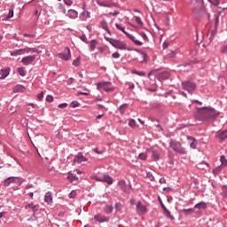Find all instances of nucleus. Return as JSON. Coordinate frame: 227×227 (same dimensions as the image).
<instances>
[{"label":"nucleus","mask_w":227,"mask_h":227,"mask_svg":"<svg viewBox=\"0 0 227 227\" xmlns=\"http://www.w3.org/2000/svg\"><path fill=\"white\" fill-rule=\"evenodd\" d=\"M115 27H117V29H119L120 31H122V33H127L125 31V27H123L121 25H120L118 23L115 24Z\"/></svg>","instance_id":"41"},{"label":"nucleus","mask_w":227,"mask_h":227,"mask_svg":"<svg viewBox=\"0 0 227 227\" xmlns=\"http://www.w3.org/2000/svg\"><path fill=\"white\" fill-rule=\"evenodd\" d=\"M182 86L188 93H193L196 90V83L190 81L183 82Z\"/></svg>","instance_id":"7"},{"label":"nucleus","mask_w":227,"mask_h":227,"mask_svg":"<svg viewBox=\"0 0 227 227\" xmlns=\"http://www.w3.org/2000/svg\"><path fill=\"white\" fill-rule=\"evenodd\" d=\"M38 100H43V92H41L40 94L37 95Z\"/></svg>","instance_id":"58"},{"label":"nucleus","mask_w":227,"mask_h":227,"mask_svg":"<svg viewBox=\"0 0 227 227\" xmlns=\"http://www.w3.org/2000/svg\"><path fill=\"white\" fill-rule=\"evenodd\" d=\"M219 114H221V113L212 107H202L197 109L194 116L199 121H214Z\"/></svg>","instance_id":"1"},{"label":"nucleus","mask_w":227,"mask_h":227,"mask_svg":"<svg viewBox=\"0 0 227 227\" xmlns=\"http://www.w3.org/2000/svg\"><path fill=\"white\" fill-rule=\"evenodd\" d=\"M212 4H215V6H219V0H213Z\"/></svg>","instance_id":"62"},{"label":"nucleus","mask_w":227,"mask_h":227,"mask_svg":"<svg viewBox=\"0 0 227 227\" xmlns=\"http://www.w3.org/2000/svg\"><path fill=\"white\" fill-rule=\"evenodd\" d=\"M147 155H146V153H140L139 154V159H141V160H146V159H147Z\"/></svg>","instance_id":"44"},{"label":"nucleus","mask_w":227,"mask_h":227,"mask_svg":"<svg viewBox=\"0 0 227 227\" xmlns=\"http://www.w3.org/2000/svg\"><path fill=\"white\" fill-rule=\"evenodd\" d=\"M67 180H69L70 182H74V174L69 173L67 176Z\"/></svg>","instance_id":"50"},{"label":"nucleus","mask_w":227,"mask_h":227,"mask_svg":"<svg viewBox=\"0 0 227 227\" xmlns=\"http://www.w3.org/2000/svg\"><path fill=\"white\" fill-rule=\"evenodd\" d=\"M191 6L196 15H205L207 13L203 0H191Z\"/></svg>","instance_id":"2"},{"label":"nucleus","mask_w":227,"mask_h":227,"mask_svg":"<svg viewBox=\"0 0 227 227\" xmlns=\"http://www.w3.org/2000/svg\"><path fill=\"white\" fill-rule=\"evenodd\" d=\"M16 52L18 56H22V54H29V52H31V48L16 50Z\"/></svg>","instance_id":"20"},{"label":"nucleus","mask_w":227,"mask_h":227,"mask_svg":"<svg viewBox=\"0 0 227 227\" xmlns=\"http://www.w3.org/2000/svg\"><path fill=\"white\" fill-rule=\"evenodd\" d=\"M159 77L160 79H163V80L169 79V72H163L160 74Z\"/></svg>","instance_id":"29"},{"label":"nucleus","mask_w":227,"mask_h":227,"mask_svg":"<svg viewBox=\"0 0 227 227\" xmlns=\"http://www.w3.org/2000/svg\"><path fill=\"white\" fill-rule=\"evenodd\" d=\"M188 141H190V146L191 148H192L193 150L196 149V145H198V143H196V138L192 137H187Z\"/></svg>","instance_id":"24"},{"label":"nucleus","mask_w":227,"mask_h":227,"mask_svg":"<svg viewBox=\"0 0 227 227\" xmlns=\"http://www.w3.org/2000/svg\"><path fill=\"white\" fill-rule=\"evenodd\" d=\"M129 125L131 127V129H137V124L134 119L129 121Z\"/></svg>","instance_id":"37"},{"label":"nucleus","mask_w":227,"mask_h":227,"mask_svg":"<svg viewBox=\"0 0 227 227\" xmlns=\"http://www.w3.org/2000/svg\"><path fill=\"white\" fill-rule=\"evenodd\" d=\"M221 52L224 53V52H227V44L226 45H223L221 49Z\"/></svg>","instance_id":"59"},{"label":"nucleus","mask_w":227,"mask_h":227,"mask_svg":"<svg viewBox=\"0 0 227 227\" xmlns=\"http://www.w3.org/2000/svg\"><path fill=\"white\" fill-rule=\"evenodd\" d=\"M65 4L67 6H72V0H64Z\"/></svg>","instance_id":"57"},{"label":"nucleus","mask_w":227,"mask_h":227,"mask_svg":"<svg viewBox=\"0 0 227 227\" xmlns=\"http://www.w3.org/2000/svg\"><path fill=\"white\" fill-rule=\"evenodd\" d=\"M35 59H36V55L27 56L21 59V63L27 67V65H31L32 63H34Z\"/></svg>","instance_id":"9"},{"label":"nucleus","mask_w":227,"mask_h":227,"mask_svg":"<svg viewBox=\"0 0 227 227\" xmlns=\"http://www.w3.org/2000/svg\"><path fill=\"white\" fill-rule=\"evenodd\" d=\"M137 212L139 214V215H145V214L148 212V209L146 208V206L141 203V201H138L137 204Z\"/></svg>","instance_id":"10"},{"label":"nucleus","mask_w":227,"mask_h":227,"mask_svg":"<svg viewBox=\"0 0 227 227\" xmlns=\"http://www.w3.org/2000/svg\"><path fill=\"white\" fill-rule=\"evenodd\" d=\"M24 36H28L29 38H35L36 35L35 34H23Z\"/></svg>","instance_id":"52"},{"label":"nucleus","mask_w":227,"mask_h":227,"mask_svg":"<svg viewBox=\"0 0 227 227\" xmlns=\"http://www.w3.org/2000/svg\"><path fill=\"white\" fill-rule=\"evenodd\" d=\"M70 106H71V107H74V108L79 107V102L73 101Z\"/></svg>","instance_id":"46"},{"label":"nucleus","mask_w":227,"mask_h":227,"mask_svg":"<svg viewBox=\"0 0 227 227\" xmlns=\"http://www.w3.org/2000/svg\"><path fill=\"white\" fill-rule=\"evenodd\" d=\"M107 42H109V43H111V45H114L116 39H113V38H106Z\"/></svg>","instance_id":"48"},{"label":"nucleus","mask_w":227,"mask_h":227,"mask_svg":"<svg viewBox=\"0 0 227 227\" xmlns=\"http://www.w3.org/2000/svg\"><path fill=\"white\" fill-rule=\"evenodd\" d=\"M135 22L138 24V26H144L143 20L139 18L138 16H134Z\"/></svg>","instance_id":"35"},{"label":"nucleus","mask_w":227,"mask_h":227,"mask_svg":"<svg viewBox=\"0 0 227 227\" xmlns=\"http://www.w3.org/2000/svg\"><path fill=\"white\" fill-rule=\"evenodd\" d=\"M86 160H88V159L80 153L74 159V163L81 164V162H86Z\"/></svg>","instance_id":"13"},{"label":"nucleus","mask_w":227,"mask_h":227,"mask_svg":"<svg viewBox=\"0 0 227 227\" xmlns=\"http://www.w3.org/2000/svg\"><path fill=\"white\" fill-rule=\"evenodd\" d=\"M105 212L106 214H111L113 212V206H106Z\"/></svg>","instance_id":"38"},{"label":"nucleus","mask_w":227,"mask_h":227,"mask_svg":"<svg viewBox=\"0 0 227 227\" xmlns=\"http://www.w3.org/2000/svg\"><path fill=\"white\" fill-rule=\"evenodd\" d=\"M13 10H15V5L11 6V9L9 10V13L6 18L7 20L8 19H12V17H13Z\"/></svg>","instance_id":"32"},{"label":"nucleus","mask_w":227,"mask_h":227,"mask_svg":"<svg viewBox=\"0 0 227 227\" xmlns=\"http://www.w3.org/2000/svg\"><path fill=\"white\" fill-rule=\"evenodd\" d=\"M93 178L97 182H106V184H108V185H113V183L114 182L113 180V177H111V176L109 175H104L102 177H99L98 176H94Z\"/></svg>","instance_id":"6"},{"label":"nucleus","mask_w":227,"mask_h":227,"mask_svg":"<svg viewBox=\"0 0 227 227\" xmlns=\"http://www.w3.org/2000/svg\"><path fill=\"white\" fill-rule=\"evenodd\" d=\"M223 166H227V159L224 156H222L220 159Z\"/></svg>","instance_id":"42"},{"label":"nucleus","mask_w":227,"mask_h":227,"mask_svg":"<svg viewBox=\"0 0 227 227\" xmlns=\"http://www.w3.org/2000/svg\"><path fill=\"white\" fill-rule=\"evenodd\" d=\"M194 208H198L199 210H205V208H207V203L200 202L194 206Z\"/></svg>","instance_id":"25"},{"label":"nucleus","mask_w":227,"mask_h":227,"mask_svg":"<svg viewBox=\"0 0 227 227\" xmlns=\"http://www.w3.org/2000/svg\"><path fill=\"white\" fill-rule=\"evenodd\" d=\"M132 74H135L136 75H140L141 77H145V75H146V73L141 71V72H138V71H133Z\"/></svg>","instance_id":"40"},{"label":"nucleus","mask_w":227,"mask_h":227,"mask_svg":"<svg viewBox=\"0 0 227 227\" xmlns=\"http://www.w3.org/2000/svg\"><path fill=\"white\" fill-rule=\"evenodd\" d=\"M57 56L64 61H68L72 58V53L70 52V48L67 47L64 50V52L58 53Z\"/></svg>","instance_id":"8"},{"label":"nucleus","mask_w":227,"mask_h":227,"mask_svg":"<svg viewBox=\"0 0 227 227\" xmlns=\"http://www.w3.org/2000/svg\"><path fill=\"white\" fill-rule=\"evenodd\" d=\"M113 58H114L115 59H118V58H120V53H118V52H114V53H113Z\"/></svg>","instance_id":"61"},{"label":"nucleus","mask_w":227,"mask_h":227,"mask_svg":"<svg viewBox=\"0 0 227 227\" xmlns=\"http://www.w3.org/2000/svg\"><path fill=\"white\" fill-rule=\"evenodd\" d=\"M90 17V12L88 11H84L80 14L81 20H88Z\"/></svg>","instance_id":"22"},{"label":"nucleus","mask_w":227,"mask_h":227,"mask_svg":"<svg viewBox=\"0 0 227 227\" xmlns=\"http://www.w3.org/2000/svg\"><path fill=\"white\" fill-rule=\"evenodd\" d=\"M80 39L82 42H84L85 43H88V38L83 35L80 36Z\"/></svg>","instance_id":"49"},{"label":"nucleus","mask_w":227,"mask_h":227,"mask_svg":"<svg viewBox=\"0 0 227 227\" xmlns=\"http://www.w3.org/2000/svg\"><path fill=\"white\" fill-rule=\"evenodd\" d=\"M26 91V87L23 85H16L13 88V93H24Z\"/></svg>","instance_id":"18"},{"label":"nucleus","mask_w":227,"mask_h":227,"mask_svg":"<svg viewBox=\"0 0 227 227\" xmlns=\"http://www.w3.org/2000/svg\"><path fill=\"white\" fill-rule=\"evenodd\" d=\"M118 185L121 187V189H122L124 192H127V193L130 192V186L127 187V184H125V180L119 181Z\"/></svg>","instance_id":"12"},{"label":"nucleus","mask_w":227,"mask_h":227,"mask_svg":"<svg viewBox=\"0 0 227 227\" xmlns=\"http://www.w3.org/2000/svg\"><path fill=\"white\" fill-rule=\"evenodd\" d=\"M25 208H26V210L31 209V210H33V212H38L40 206L31 203V204L26 205Z\"/></svg>","instance_id":"17"},{"label":"nucleus","mask_w":227,"mask_h":227,"mask_svg":"<svg viewBox=\"0 0 227 227\" xmlns=\"http://www.w3.org/2000/svg\"><path fill=\"white\" fill-rule=\"evenodd\" d=\"M97 4H98V6H104L105 8H110L111 4H108L106 2H101V1H97Z\"/></svg>","instance_id":"31"},{"label":"nucleus","mask_w":227,"mask_h":227,"mask_svg":"<svg viewBox=\"0 0 227 227\" xmlns=\"http://www.w3.org/2000/svg\"><path fill=\"white\" fill-rule=\"evenodd\" d=\"M96 47H97V40H92L90 42V51H95Z\"/></svg>","instance_id":"36"},{"label":"nucleus","mask_w":227,"mask_h":227,"mask_svg":"<svg viewBox=\"0 0 227 227\" xmlns=\"http://www.w3.org/2000/svg\"><path fill=\"white\" fill-rule=\"evenodd\" d=\"M78 15H79V12H77V11L72 10V9L67 11V16L69 17V19H77Z\"/></svg>","instance_id":"16"},{"label":"nucleus","mask_w":227,"mask_h":227,"mask_svg":"<svg viewBox=\"0 0 227 227\" xmlns=\"http://www.w3.org/2000/svg\"><path fill=\"white\" fill-rule=\"evenodd\" d=\"M163 214L167 219H169L170 221H175V216L171 215V212L168 211V207H164Z\"/></svg>","instance_id":"21"},{"label":"nucleus","mask_w":227,"mask_h":227,"mask_svg":"<svg viewBox=\"0 0 227 227\" xmlns=\"http://www.w3.org/2000/svg\"><path fill=\"white\" fill-rule=\"evenodd\" d=\"M7 75H10V69H2L0 71V79H6Z\"/></svg>","instance_id":"23"},{"label":"nucleus","mask_w":227,"mask_h":227,"mask_svg":"<svg viewBox=\"0 0 227 227\" xmlns=\"http://www.w3.org/2000/svg\"><path fill=\"white\" fill-rule=\"evenodd\" d=\"M115 208H116V210H121V203H116L115 204Z\"/></svg>","instance_id":"60"},{"label":"nucleus","mask_w":227,"mask_h":227,"mask_svg":"<svg viewBox=\"0 0 227 227\" xmlns=\"http://www.w3.org/2000/svg\"><path fill=\"white\" fill-rule=\"evenodd\" d=\"M181 212L184 214V215H191V214H194V208L182 209Z\"/></svg>","instance_id":"28"},{"label":"nucleus","mask_w":227,"mask_h":227,"mask_svg":"<svg viewBox=\"0 0 227 227\" xmlns=\"http://www.w3.org/2000/svg\"><path fill=\"white\" fill-rule=\"evenodd\" d=\"M94 219L97 223H107V221H109V219L106 216H103L101 215H96L94 216Z\"/></svg>","instance_id":"15"},{"label":"nucleus","mask_w":227,"mask_h":227,"mask_svg":"<svg viewBox=\"0 0 227 227\" xmlns=\"http://www.w3.org/2000/svg\"><path fill=\"white\" fill-rule=\"evenodd\" d=\"M73 65H74V67H79V65H81V57H78L76 59H74V60L73 61Z\"/></svg>","instance_id":"39"},{"label":"nucleus","mask_w":227,"mask_h":227,"mask_svg":"<svg viewBox=\"0 0 227 227\" xmlns=\"http://www.w3.org/2000/svg\"><path fill=\"white\" fill-rule=\"evenodd\" d=\"M46 101L47 102H54V98L52 96H51V95H48L46 97Z\"/></svg>","instance_id":"47"},{"label":"nucleus","mask_w":227,"mask_h":227,"mask_svg":"<svg viewBox=\"0 0 227 227\" xmlns=\"http://www.w3.org/2000/svg\"><path fill=\"white\" fill-rule=\"evenodd\" d=\"M153 158L154 159V160H159L160 154L159 153V152L157 151H153Z\"/></svg>","instance_id":"34"},{"label":"nucleus","mask_w":227,"mask_h":227,"mask_svg":"<svg viewBox=\"0 0 227 227\" xmlns=\"http://www.w3.org/2000/svg\"><path fill=\"white\" fill-rule=\"evenodd\" d=\"M169 146L176 152V153H180V155H185V153H187L184 147L182 146V143L176 140H170Z\"/></svg>","instance_id":"3"},{"label":"nucleus","mask_w":227,"mask_h":227,"mask_svg":"<svg viewBox=\"0 0 227 227\" xmlns=\"http://www.w3.org/2000/svg\"><path fill=\"white\" fill-rule=\"evenodd\" d=\"M120 12H109V14L108 15H113L114 17H116V15H118Z\"/></svg>","instance_id":"63"},{"label":"nucleus","mask_w":227,"mask_h":227,"mask_svg":"<svg viewBox=\"0 0 227 227\" xmlns=\"http://www.w3.org/2000/svg\"><path fill=\"white\" fill-rule=\"evenodd\" d=\"M216 137L218 139H220V141H224V139H227V129L224 131H219Z\"/></svg>","instance_id":"19"},{"label":"nucleus","mask_w":227,"mask_h":227,"mask_svg":"<svg viewBox=\"0 0 227 227\" xmlns=\"http://www.w3.org/2000/svg\"><path fill=\"white\" fill-rule=\"evenodd\" d=\"M114 47H115V49H120V51H127V43L119 40H115Z\"/></svg>","instance_id":"11"},{"label":"nucleus","mask_w":227,"mask_h":227,"mask_svg":"<svg viewBox=\"0 0 227 227\" xmlns=\"http://www.w3.org/2000/svg\"><path fill=\"white\" fill-rule=\"evenodd\" d=\"M67 106H68L67 103H62L59 105V109H65V107H67Z\"/></svg>","instance_id":"54"},{"label":"nucleus","mask_w":227,"mask_h":227,"mask_svg":"<svg viewBox=\"0 0 227 227\" xmlns=\"http://www.w3.org/2000/svg\"><path fill=\"white\" fill-rule=\"evenodd\" d=\"M141 36H142V38H143L145 42H148V36L146 35V34L142 33V34H141Z\"/></svg>","instance_id":"56"},{"label":"nucleus","mask_w":227,"mask_h":227,"mask_svg":"<svg viewBox=\"0 0 227 227\" xmlns=\"http://www.w3.org/2000/svg\"><path fill=\"white\" fill-rule=\"evenodd\" d=\"M124 35H126V36H128V38H129V40H132L135 43V45H143V43L140 42L139 40L136 39V37L127 32H124Z\"/></svg>","instance_id":"14"},{"label":"nucleus","mask_w":227,"mask_h":227,"mask_svg":"<svg viewBox=\"0 0 227 227\" xmlns=\"http://www.w3.org/2000/svg\"><path fill=\"white\" fill-rule=\"evenodd\" d=\"M18 74L21 76V77H25L26 76V69L24 67H19L17 69Z\"/></svg>","instance_id":"30"},{"label":"nucleus","mask_w":227,"mask_h":227,"mask_svg":"<svg viewBox=\"0 0 227 227\" xmlns=\"http://www.w3.org/2000/svg\"><path fill=\"white\" fill-rule=\"evenodd\" d=\"M214 175H217L218 173H221V167H216L215 169H213Z\"/></svg>","instance_id":"45"},{"label":"nucleus","mask_w":227,"mask_h":227,"mask_svg":"<svg viewBox=\"0 0 227 227\" xmlns=\"http://www.w3.org/2000/svg\"><path fill=\"white\" fill-rule=\"evenodd\" d=\"M160 184H166V178L164 177L160 178Z\"/></svg>","instance_id":"64"},{"label":"nucleus","mask_w":227,"mask_h":227,"mask_svg":"<svg viewBox=\"0 0 227 227\" xmlns=\"http://www.w3.org/2000/svg\"><path fill=\"white\" fill-rule=\"evenodd\" d=\"M214 36H215V32L212 31L211 32V36L209 37V42L212 43V41L214 40Z\"/></svg>","instance_id":"55"},{"label":"nucleus","mask_w":227,"mask_h":227,"mask_svg":"<svg viewBox=\"0 0 227 227\" xmlns=\"http://www.w3.org/2000/svg\"><path fill=\"white\" fill-rule=\"evenodd\" d=\"M110 86H111V82H101L97 84L98 90H104L107 93L114 90V87H110Z\"/></svg>","instance_id":"5"},{"label":"nucleus","mask_w":227,"mask_h":227,"mask_svg":"<svg viewBox=\"0 0 227 227\" xmlns=\"http://www.w3.org/2000/svg\"><path fill=\"white\" fill-rule=\"evenodd\" d=\"M12 184H16L18 187H20L22 185V179L20 177H8L4 182V187H10Z\"/></svg>","instance_id":"4"},{"label":"nucleus","mask_w":227,"mask_h":227,"mask_svg":"<svg viewBox=\"0 0 227 227\" xmlns=\"http://www.w3.org/2000/svg\"><path fill=\"white\" fill-rule=\"evenodd\" d=\"M196 63H198V61H196V60H192V61H190V62H188V63H185V64L184 65V67H187V65H196Z\"/></svg>","instance_id":"53"},{"label":"nucleus","mask_w":227,"mask_h":227,"mask_svg":"<svg viewBox=\"0 0 227 227\" xmlns=\"http://www.w3.org/2000/svg\"><path fill=\"white\" fill-rule=\"evenodd\" d=\"M44 201L48 203V205H51L52 203V195L51 192H47L44 196Z\"/></svg>","instance_id":"26"},{"label":"nucleus","mask_w":227,"mask_h":227,"mask_svg":"<svg viewBox=\"0 0 227 227\" xmlns=\"http://www.w3.org/2000/svg\"><path fill=\"white\" fill-rule=\"evenodd\" d=\"M141 54L144 58V62L146 63V58H148V54H146V52L145 51H142Z\"/></svg>","instance_id":"51"},{"label":"nucleus","mask_w":227,"mask_h":227,"mask_svg":"<svg viewBox=\"0 0 227 227\" xmlns=\"http://www.w3.org/2000/svg\"><path fill=\"white\" fill-rule=\"evenodd\" d=\"M128 107H129V105H127V104L121 105V106H120V109H119L121 114H125V111H126V109H127Z\"/></svg>","instance_id":"33"},{"label":"nucleus","mask_w":227,"mask_h":227,"mask_svg":"<svg viewBox=\"0 0 227 227\" xmlns=\"http://www.w3.org/2000/svg\"><path fill=\"white\" fill-rule=\"evenodd\" d=\"M75 196H77V191H72L69 193V198H71V199L75 198Z\"/></svg>","instance_id":"43"},{"label":"nucleus","mask_w":227,"mask_h":227,"mask_svg":"<svg viewBox=\"0 0 227 227\" xmlns=\"http://www.w3.org/2000/svg\"><path fill=\"white\" fill-rule=\"evenodd\" d=\"M100 26L102 29H105V31H107L109 35H111V31L109 30V27H107V22L106 21H101Z\"/></svg>","instance_id":"27"}]
</instances>
